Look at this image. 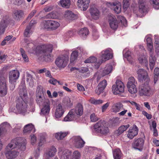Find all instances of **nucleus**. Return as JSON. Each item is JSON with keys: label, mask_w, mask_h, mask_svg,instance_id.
I'll return each mask as SVG.
<instances>
[{"label": "nucleus", "mask_w": 159, "mask_h": 159, "mask_svg": "<svg viewBox=\"0 0 159 159\" xmlns=\"http://www.w3.org/2000/svg\"><path fill=\"white\" fill-rule=\"evenodd\" d=\"M7 76L0 72V96L5 95L7 92Z\"/></svg>", "instance_id": "nucleus-7"}, {"label": "nucleus", "mask_w": 159, "mask_h": 159, "mask_svg": "<svg viewBox=\"0 0 159 159\" xmlns=\"http://www.w3.org/2000/svg\"><path fill=\"white\" fill-rule=\"evenodd\" d=\"M24 41L26 44V48L30 52L33 53L36 51V49H40V52L43 54L44 60L46 61H49L52 60V56L51 53L53 49L52 44L43 45L41 46L37 47L36 48L33 43L29 39H25Z\"/></svg>", "instance_id": "nucleus-1"}, {"label": "nucleus", "mask_w": 159, "mask_h": 159, "mask_svg": "<svg viewBox=\"0 0 159 159\" xmlns=\"http://www.w3.org/2000/svg\"><path fill=\"white\" fill-rule=\"evenodd\" d=\"M57 150L55 146H52L48 148L43 155V159H48L54 157L56 154Z\"/></svg>", "instance_id": "nucleus-19"}, {"label": "nucleus", "mask_w": 159, "mask_h": 159, "mask_svg": "<svg viewBox=\"0 0 159 159\" xmlns=\"http://www.w3.org/2000/svg\"><path fill=\"white\" fill-rule=\"evenodd\" d=\"M50 102H47L45 103V104L43 105V108L41 109V115L46 116L49 114L50 109Z\"/></svg>", "instance_id": "nucleus-29"}, {"label": "nucleus", "mask_w": 159, "mask_h": 159, "mask_svg": "<svg viewBox=\"0 0 159 159\" xmlns=\"http://www.w3.org/2000/svg\"><path fill=\"white\" fill-rule=\"evenodd\" d=\"M0 125H2L0 129L5 132H6L7 130L10 128L9 124L7 122L2 123Z\"/></svg>", "instance_id": "nucleus-51"}, {"label": "nucleus", "mask_w": 159, "mask_h": 159, "mask_svg": "<svg viewBox=\"0 0 159 159\" xmlns=\"http://www.w3.org/2000/svg\"><path fill=\"white\" fill-rule=\"evenodd\" d=\"M36 101L37 103L39 106L43 105L46 102H49L48 100H46L43 95L41 93L37 92L36 93Z\"/></svg>", "instance_id": "nucleus-27"}, {"label": "nucleus", "mask_w": 159, "mask_h": 159, "mask_svg": "<svg viewBox=\"0 0 159 159\" xmlns=\"http://www.w3.org/2000/svg\"><path fill=\"white\" fill-rule=\"evenodd\" d=\"M130 0H123V8L124 9H126L129 5V1Z\"/></svg>", "instance_id": "nucleus-60"}, {"label": "nucleus", "mask_w": 159, "mask_h": 159, "mask_svg": "<svg viewBox=\"0 0 159 159\" xmlns=\"http://www.w3.org/2000/svg\"><path fill=\"white\" fill-rule=\"evenodd\" d=\"M109 4L113 7L114 11L117 14L119 13L121 10V3L118 1H116L113 3H109Z\"/></svg>", "instance_id": "nucleus-32"}, {"label": "nucleus", "mask_w": 159, "mask_h": 159, "mask_svg": "<svg viewBox=\"0 0 159 159\" xmlns=\"http://www.w3.org/2000/svg\"><path fill=\"white\" fill-rule=\"evenodd\" d=\"M7 57V55L2 54L1 52H0V60L2 63L5 61Z\"/></svg>", "instance_id": "nucleus-62"}, {"label": "nucleus", "mask_w": 159, "mask_h": 159, "mask_svg": "<svg viewBox=\"0 0 159 159\" xmlns=\"http://www.w3.org/2000/svg\"><path fill=\"white\" fill-rule=\"evenodd\" d=\"M30 137V143L31 144L34 145L37 140V138L36 136L34 134H31Z\"/></svg>", "instance_id": "nucleus-59"}, {"label": "nucleus", "mask_w": 159, "mask_h": 159, "mask_svg": "<svg viewBox=\"0 0 159 159\" xmlns=\"http://www.w3.org/2000/svg\"><path fill=\"white\" fill-rule=\"evenodd\" d=\"M144 143V140L142 138H139L135 140L133 144V147L140 151L142 149Z\"/></svg>", "instance_id": "nucleus-28"}, {"label": "nucleus", "mask_w": 159, "mask_h": 159, "mask_svg": "<svg viewBox=\"0 0 159 159\" xmlns=\"http://www.w3.org/2000/svg\"><path fill=\"white\" fill-rule=\"evenodd\" d=\"M20 52L22 57L24 61L25 62H27L29 61L28 58L25 53L24 50L22 48L20 49Z\"/></svg>", "instance_id": "nucleus-53"}, {"label": "nucleus", "mask_w": 159, "mask_h": 159, "mask_svg": "<svg viewBox=\"0 0 159 159\" xmlns=\"http://www.w3.org/2000/svg\"><path fill=\"white\" fill-rule=\"evenodd\" d=\"M112 92L115 95L120 94L124 92V86L123 83L120 80H117L112 87Z\"/></svg>", "instance_id": "nucleus-13"}, {"label": "nucleus", "mask_w": 159, "mask_h": 159, "mask_svg": "<svg viewBox=\"0 0 159 159\" xmlns=\"http://www.w3.org/2000/svg\"><path fill=\"white\" fill-rule=\"evenodd\" d=\"M95 130L102 134H106L109 132L107 125L106 121L101 120L96 123L94 126Z\"/></svg>", "instance_id": "nucleus-6"}, {"label": "nucleus", "mask_w": 159, "mask_h": 159, "mask_svg": "<svg viewBox=\"0 0 159 159\" xmlns=\"http://www.w3.org/2000/svg\"><path fill=\"white\" fill-rule=\"evenodd\" d=\"M137 82L134 77H131L128 80L127 86L128 91L131 94H135L137 92Z\"/></svg>", "instance_id": "nucleus-12"}, {"label": "nucleus", "mask_w": 159, "mask_h": 159, "mask_svg": "<svg viewBox=\"0 0 159 159\" xmlns=\"http://www.w3.org/2000/svg\"><path fill=\"white\" fill-rule=\"evenodd\" d=\"M26 81L28 83L29 86L31 87H33L34 85V79L31 75L29 73H27L26 74Z\"/></svg>", "instance_id": "nucleus-45"}, {"label": "nucleus", "mask_w": 159, "mask_h": 159, "mask_svg": "<svg viewBox=\"0 0 159 159\" xmlns=\"http://www.w3.org/2000/svg\"><path fill=\"white\" fill-rule=\"evenodd\" d=\"M97 61V60L96 57H91L85 60L84 62L85 63H93Z\"/></svg>", "instance_id": "nucleus-52"}, {"label": "nucleus", "mask_w": 159, "mask_h": 159, "mask_svg": "<svg viewBox=\"0 0 159 159\" xmlns=\"http://www.w3.org/2000/svg\"><path fill=\"white\" fill-rule=\"evenodd\" d=\"M26 140L23 138H18L13 139L9 143L7 147L12 149L16 148L20 151H24L25 150Z\"/></svg>", "instance_id": "nucleus-5"}, {"label": "nucleus", "mask_w": 159, "mask_h": 159, "mask_svg": "<svg viewBox=\"0 0 159 159\" xmlns=\"http://www.w3.org/2000/svg\"><path fill=\"white\" fill-rule=\"evenodd\" d=\"M91 103L95 105H100L103 102V101L100 99H96L93 98H91L89 100Z\"/></svg>", "instance_id": "nucleus-49"}, {"label": "nucleus", "mask_w": 159, "mask_h": 159, "mask_svg": "<svg viewBox=\"0 0 159 159\" xmlns=\"http://www.w3.org/2000/svg\"><path fill=\"white\" fill-rule=\"evenodd\" d=\"M117 19L120 22L122 25L126 27L127 26V21L125 18L121 16H118Z\"/></svg>", "instance_id": "nucleus-48"}, {"label": "nucleus", "mask_w": 159, "mask_h": 159, "mask_svg": "<svg viewBox=\"0 0 159 159\" xmlns=\"http://www.w3.org/2000/svg\"><path fill=\"white\" fill-rule=\"evenodd\" d=\"M60 4L62 7L67 8L70 5V0H61Z\"/></svg>", "instance_id": "nucleus-46"}, {"label": "nucleus", "mask_w": 159, "mask_h": 159, "mask_svg": "<svg viewBox=\"0 0 159 159\" xmlns=\"http://www.w3.org/2000/svg\"><path fill=\"white\" fill-rule=\"evenodd\" d=\"M113 54L112 50L110 48H108L102 51L100 61L97 63V67H98L103 62L111 58L112 57Z\"/></svg>", "instance_id": "nucleus-8"}, {"label": "nucleus", "mask_w": 159, "mask_h": 159, "mask_svg": "<svg viewBox=\"0 0 159 159\" xmlns=\"http://www.w3.org/2000/svg\"><path fill=\"white\" fill-rule=\"evenodd\" d=\"M91 18L93 20H98L100 17L101 13L99 10L95 7H91L89 10Z\"/></svg>", "instance_id": "nucleus-22"}, {"label": "nucleus", "mask_w": 159, "mask_h": 159, "mask_svg": "<svg viewBox=\"0 0 159 159\" xmlns=\"http://www.w3.org/2000/svg\"><path fill=\"white\" fill-rule=\"evenodd\" d=\"M41 25L44 28L50 30H56L60 26V24L57 21L53 20L43 21Z\"/></svg>", "instance_id": "nucleus-10"}, {"label": "nucleus", "mask_w": 159, "mask_h": 159, "mask_svg": "<svg viewBox=\"0 0 159 159\" xmlns=\"http://www.w3.org/2000/svg\"><path fill=\"white\" fill-rule=\"evenodd\" d=\"M129 126V125L128 124L120 126L118 128V129L115 131V134L117 136H119L120 135L125 131H126Z\"/></svg>", "instance_id": "nucleus-38"}, {"label": "nucleus", "mask_w": 159, "mask_h": 159, "mask_svg": "<svg viewBox=\"0 0 159 159\" xmlns=\"http://www.w3.org/2000/svg\"><path fill=\"white\" fill-rule=\"evenodd\" d=\"M109 102H107L106 103L103 105L102 107V112H104L106 109L108 107L109 105Z\"/></svg>", "instance_id": "nucleus-63"}, {"label": "nucleus", "mask_w": 159, "mask_h": 159, "mask_svg": "<svg viewBox=\"0 0 159 159\" xmlns=\"http://www.w3.org/2000/svg\"><path fill=\"white\" fill-rule=\"evenodd\" d=\"M108 19L111 28L114 30L116 29L118 24L115 17L111 14H109Z\"/></svg>", "instance_id": "nucleus-23"}, {"label": "nucleus", "mask_w": 159, "mask_h": 159, "mask_svg": "<svg viewBox=\"0 0 159 159\" xmlns=\"http://www.w3.org/2000/svg\"><path fill=\"white\" fill-rule=\"evenodd\" d=\"M123 107V105L120 102L114 104L112 107V111L115 113H117L121 110Z\"/></svg>", "instance_id": "nucleus-37"}, {"label": "nucleus", "mask_w": 159, "mask_h": 159, "mask_svg": "<svg viewBox=\"0 0 159 159\" xmlns=\"http://www.w3.org/2000/svg\"><path fill=\"white\" fill-rule=\"evenodd\" d=\"M19 72L17 70H12L9 72V82L12 86L15 87L14 83L16 81L19 76Z\"/></svg>", "instance_id": "nucleus-18"}, {"label": "nucleus", "mask_w": 159, "mask_h": 159, "mask_svg": "<svg viewBox=\"0 0 159 159\" xmlns=\"http://www.w3.org/2000/svg\"><path fill=\"white\" fill-rule=\"evenodd\" d=\"M24 15V12L21 10H15L13 13L12 16L13 18L16 20H18Z\"/></svg>", "instance_id": "nucleus-34"}, {"label": "nucleus", "mask_w": 159, "mask_h": 159, "mask_svg": "<svg viewBox=\"0 0 159 159\" xmlns=\"http://www.w3.org/2000/svg\"><path fill=\"white\" fill-rule=\"evenodd\" d=\"M139 12L141 13H143L146 11L145 7V0H139L138 1Z\"/></svg>", "instance_id": "nucleus-40"}, {"label": "nucleus", "mask_w": 159, "mask_h": 159, "mask_svg": "<svg viewBox=\"0 0 159 159\" xmlns=\"http://www.w3.org/2000/svg\"><path fill=\"white\" fill-rule=\"evenodd\" d=\"M147 50L149 52L150 55L149 66L151 70H152L155 64L156 57L154 55L153 44L147 45Z\"/></svg>", "instance_id": "nucleus-11"}, {"label": "nucleus", "mask_w": 159, "mask_h": 159, "mask_svg": "<svg viewBox=\"0 0 159 159\" xmlns=\"http://www.w3.org/2000/svg\"><path fill=\"white\" fill-rule=\"evenodd\" d=\"M10 19L8 16H3L2 17L0 22V35L4 34L9 23Z\"/></svg>", "instance_id": "nucleus-14"}, {"label": "nucleus", "mask_w": 159, "mask_h": 159, "mask_svg": "<svg viewBox=\"0 0 159 159\" xmlns=\"http://www.w3.org/2000/svg\"><path fill=\"white\" fill-rule=\"evenodd\" d=\"M56 17V15L53 12L49 13L46 16V18H47L54 19Z\"/></svg>", "instance_id": "nucleus-61"}, {"label": "nucleus", "mask_w": 159, "mask_h": 159, "mask_svg": "<svg viewBox=\"0 0 159 159\" xmlns=\"http://www.w3.org/2000/svg\"><path fill=\"white\" fill-rule=\"evenodd\" d=\"M55 63L58 67L64 68L67 64L66 57L63 55L59 56L56 59Z\"/></svg>", "instance_id": "nucleus-21"}, {"label": "nucleus", "mask_w": 159, "mask_h": 159, "mask_svg": "<svg viewBox=\"0 0 159 159\" xmlns=\"http://www.w3.org/2000/svg\"><path fill=\"white\" fill-rule=\"evenodd\" d=\"M139 93L141 96H149L152 93V91L148 85L142 84L139 87Z\"/></svg>", "instance_id": "nucleus-15"}, {"label": "nucleus", "mask_w": 159, "mask_h": 159, "mask_svg": "<svg viewBox=\"0 0 159 159\" xmlns=\"http://www.w3.org/2000/svg\"><path fill=\"white\" fill-rule=\"evenodd\" d=\"M46 134L45 133L40 134L39 135L40 137L39 141L38 143V148H40L45 143V137Z\"/></svg>", "instance_id": "nucleus-41"}, {"label": "nucleus", "mask_w": 159, "mask_h": 159, "mask_svg": "<svg viewBox=\"0 0 159 159\" xmlns=\"http://www.w3.org/2000/svg\"><path fill=\"white\" fill-rule=\"evenodd\" d=\"M75 70H78L80 72L82 73H84L87 72L88 75H86V76H88L89 75H88V73H89V69L87 67H82L78 68L74 67L71 68V71H73Z\"/></svg>", "instance_id": "nucleus-42"}, {"label": "nucleus", "mask_w": 159, "mask_h": 159, "mask_svg": "<svg viewBox=\"0 0 159 159\" xmlns=\"http://www.w3.org/2000/svg\"><path fill=\"white\" fill-rule=\"evenodd\" d=\"M90 119L91 121L95 122L99 120L98 116L94 113H92L90 116Z\"/></svg>", "instance_id": "nucleus-54"}, {"label": "nucleus", "mask_w": 159, "mask_h": 159, "mask_svg": "<svg viewBox=\"0 0 159 159\" xmlns=\"http://www.w3.org/2000/svg\"><path fill=\"white\" fill-rule=\"evenodd\" d=\"M64 16L66 19L70 20H74L76 19L77 17L76 15L69 11H66Z\"/></svg>", "instance_id": "nucleus-35"}, {"label": "nucleus", "mask_w": 159, "mask_h": 159, "mask_svg": "<svg viewBox=\"0 0 159 159\" xmlns=\"http://www.w3.org/2000/svg\"><path fill=\"white\" fill-rule=\"evenodd\" d=\"M89 34V31L86 27L82 28L78 31V34L83 39H85Z\"/></svg>", "instance_id": "nucleus-39"}, {"label": "nucleus", "mask_w": 159, "mask_h": 159, "mask_svg": "<svg viewBox=\"0 0 159 159\" xmlns=\"http://www.w3.org/2000/svg\"><path fill=\"white\" fill-rule=\"evenodd\" d=\"M128 132V133L127 134V137L129 138L132 139L138 134L139 129L136 125H134L132 127L129 128Z\"/></svg>", "instance_id": "nucleus-24"}, {"label": "nucleus", "mask_w": 159, "mask_h": 159, "mask_svg": "<svg viewBox=\"0 0 159 159\" xmlns=\"http://www.w3.org/2000/svg\"><path fill=\"white\" fill-rule=\"evenodd\" d=\"M71 154L72 152L70 150L62 147L58 148V154L60 157V159H80L81 154L78 151L75 150L73 152L71 158Z\"/></svg>", "instance_id": "nucleus-3"}, {"label": "nucleus", "mask_w": 159, "mask_h": 159, "mask_svg": "<svg viewBox=\"0 0 159 159\" xmlns=\"http://www.w3.org/2000/svg\"><path fill=\"white\" fill-rule=\"evenodd\" d=\"M107 85V82L105 80H103L102 81L100 82L98 85V87L102 88V89H104Z\"/></svg>", "instance_id": "nucleus-58"}, {"label": "nucleus", "mask_w": 159, "mask_h": 159, "mask_svg": "<svg viewBox=\"0 0 159 159\" xmlns=\"http://www.w3.org/2000/svg\"><path fill=\"white\" fill-rule=\"evenodd\" d=\"M83 109L82 105L78 104L76 107L71 109L67 115L64 118L63 121H70L75 120L77 116H81L83 113Z\"/></svg>", "instance_id": "nucleus-4"}, {"label": "nucleus", "mask_w": 159, "mask_h": 159, "mask_svg": "<svg viewBox=\"0 0 159 159\" xmlns=\"http://www.w3.org/2000/svg\"><path fill=\"white\" fill-rule=\"evenodd\" d=\"M20 89L19 93L20 98L16 101V108L19 114L24 115L27 111L28 98L25 86H20Z\"/></svg>", "instance_id": "nucleus-2"}, {"label": "nucleus", "mask_w": 159, "mask_h": 159, "mask_svg": "<svg viewBox=\"0 0 159 159\" xmlns=\"http://www.w3.org/2000/svg\"><path fill=\"white\" fill-rule=\"evenodd\" d=\"M83 51V49L80 47H78L74 49L70 55V62H73L76 60L78 56L81 55Z\"/></svg>", "instance_id": "nucleus-17"}, {"label": "nucleus", "mask_w": 159, "mask_h": 159, "mask_svg": "<svg viewBox=\"0 0 159 159\" xmlns=\"http://www.w3.org/2000/svg\"><path fill=\"white\" fill-rule=\"evenodd\" d=\"M64 103L66 106L68 107H71L73 105V102L71 101L70 98L68 97H66L65 98Z\"/></svg>", "instance_id": "nucleus-50"}, {"label": "nucleus", "mask_w": 159, "mask_h": 159, "mask_svg": "<svg viewBox=\"0 0 159 159\" xmlns=\"http://www.w3.org/2000/svg\"><path fill=\"white\" fill-rule=\"evenodd\" d=\"M146 40L147 45L152 44V37L150 35H147L144 39V40Z\"/></svg>", "instance_id": "nucleus-55"}, {"label": "nucleus", "mask_w": 159, "mask_h": 159, "mask_svg": "<svg viewBox=\"0 0 159 159\" xmlns=\"http://www.w3.org/2000/svg\"><path fill=\"white\" fill-rule=\"evenodd\" d=\"M113 154L114 159H120L122 156L121 152L119 148L113 150Z\"/></svg>", "instance_id": "nucleus-43"}, {"label": "nucleus", "mask_w": 159, "mask_h": 159, "mask_svg": "<svg viewBox=\"0 0 159 159\" xmlns=\"http://www.w3.org/2000/svg\"><path fill=\"white\" fill-rule=\"evenodd\" d=\"M65 109L60 104H59L56 107L55 110L54 117L57 120H61V118L63 116Z\"/></svg>", "instance_id": "nucleus-16"}, {"label": "nucleus", "mask_w": 159, "mask_h": 159, "mask_svg": "<svg viewBox=\"0 0 159 159\" xmlns=\"http://www.w3.org/2000/svg\"><path fill=\"white\" fill-rule=\"evenodd\" d=\"M137 73L138 74V78L139 81H148V73L145 70L143 69H140L137 71Z\"/></svg>", "instance_id": "nucleus-20"}, {"label": "nucleus", "mask_w": 159, "mask_h": 159, "mask_svg": "<svg viewBox=\"0 0 159 159\" xmlns=\"http://www.w3.org/2000/svg\"><path fill=\"white\" fill-rule=\"evenodd\" d=\"M138 60L141 64H145L147 69H149L148 66V61L145 56L144 55L140 56L138 58Z\"/></svg>", "instance_id": "nucleus-44"}, {"label": "nucleus", "mask_w": 159, "mask_h": 159, "mask_svg": "<svg viewBox=\"0 0 159 159\" xmlns=\"http://www.w3.org/2000/svg\"><path fill=\"white\" fill-rule=\"evenodd\" d=\"M48 82L50 84L54 85H55L57 83V80L56 79L52 77V78H51L48 80Z\"/></svg>", "instance_id": "nucleus-64"}, {"label": "nucleus", "mask_w": 159, "mask_h": 159, "mask_svg": "<svg viewBox=\"0 0 159 159\" xmlns=\"http://www.w3.org/2000/svg\"><path fill=\"white\" fill-rule=\"evenodd\" d=\"M112 66L110 64H107L105 67L102 70V75L104 76L111 73L112 70Z\"/></svg>", "instance_id": "nucleus-36"}, {"label": "nucleus", "mask_w": 159, "mask_h": 159, "mask_svg": "<svg viewBox=\"0 0 159 159\" xmlns=\"http://www.w3.org/2000/svg\"><path fill=\"white\" fill-rule=\"evenodd\" d=\"M89 0H78L77 5L81 10L86 11L88 8Z\"/></svg>", "instance_id": "nucleus-26"}, {"label": "nucleus", "mask_w": 159, "mask_h": 159, "mask_svg": "<svg viewBox=\"0 0 159 159\" xmlns=\"http://www.w3.org/2000/svg\"><path fill=\"white\" fill-rule=\"evenodd\" d=\"M70 144L74 147L80 149L84 147L85 143V142L79 136H74L70 140Z\"/></svg>", "instance_id": "nucleus-9"}, {"label": "nucleus", "mask_w": 159, "mask_h": 159, "mask_svg": "<svg viewBox=\"0 0 159 159\" xmlns=\"http://www.w3.org/2000/svg\"><path fill=\"white\" fill-rule=\"evenodd\" d=\"M153 4V7L156 9H159V0H150Z\"/></svg>", "instance_id": "nucleus-57"}, {"label": "nucleus", "mask_w": 159, "mask_h": 159, "mask_svg": "<svg viewBox=\"0 0 159 159\" xmlns=\"http://www.w3.org/2000/svg\"><path fill=\"white\" fill-rule=\"evenodd\" d=\"M33 32L30 26H27L25 30L24 35L26 37H29L32 34Z\"/></svg>", "instance_id": "nucleus-47"}, {"label": "nucleus", "mask_w": 159, "mask_h": 159, "mask_svg": "<svg viewBox=\"0 0 159 159\" xmlns=\"http://www.w3.org/2000/svg\"><path fill=\"white\" fill-rule=\"evenodd\" d=\"M69 134V131H61L56 133L55 134V138L58 140H62Z\"/></svg>", "instance_id": "nucleus-33"}, {"label": "nucleus", "mask_w": 159, "mask_h": 159, "mask_svg": "<svg viewBox=\"0 0 159 159\" xmlns=\"http://www.w3.org/2000/svg\"><path fill=\"white\" fill-rule=\"evenodd\" d=\"M14 4L17 6L25 5V0H14Z\"/></svg>", "instance_id": "nucleus-56"}, {"label": "nucleus", "mask_w": 159, "mask_h": 159, "mask_svg": "<svg viewBox=\"0 0 159 159\" xmlns=\"http://www.w3.org/2000/svg\"><path fill=\"white\" fill-rule=\"evenodd\" d=\"M123 58L124 60H127L131 64H132L135 60L132 56L130 52L127 49H124L123 51Z\"/></svg>", "instance_id": "nucleus-25"}, {"label": "nucleus", "mask_w": 159, "mask_h": 159, "mask_svg": "<svg viewBox=\"0 0 159 159\" xmlns=\"http://www.w3.org/2000/svg\"><path fill=\"white\" fill-rule=\"evenodd\" d=\"M19 151L15 150H11L7 151L5 152V155L8 159H12L16 157L19 154Z\"/></svg>", "instance_id": "nucleus-30"}, {"label": "nucleus", "mask_w": 159, "mask_h": 159, "mask_svg": "<svg viewBox=\"0 0 159 159\" xmlns=\"http://www.w3.org/2000/svg\"><path fill=\"white\" fill-rule=\"evenodd\" d=\"M34 133L35 129L34 125L32 123H30L25 125L24 127L23 133H30L31 131Z\"/></svg>", "instance_id": "nucleus-31"}]
</instances>
